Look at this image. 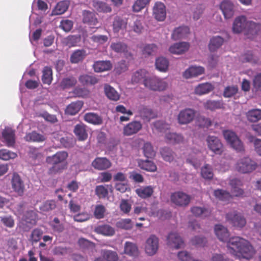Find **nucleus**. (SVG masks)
Returning <instances> with one entry per match:
<instances>
[{"label":"nucleus","instance_id":"1","mask_svg":"<svg viewBox=\"0 0 261 261\" xmlns=\"http://www.w3.org/2000/svg\"><path fill=\"white\" fill-rule=\"evenodd\" d=\"M215 232L220 241L227 242L228 251L234 256L239 258L249 259L255 253L253 248L247 240L239 237L229 239V234L227 228L222 225H215Z\"/></svg>","mask_w":261,"mask_h":261},{"label":"nucleus","instance_id":"2","mask_svg":"<svg viewBox=\"0 0 261 261\" xmlns=\"http://www.w3.org/2000/svg\"><path fill=\"white\" fill-rule=\"evenodd\" d=\"M68 156V153L65 151H60L51 156H48L46 158L47 164L52 166L48 169L49 174H55L62 170L66 169L67 165V159Z\"/></svg>","mask_w":261,"mask_h":261},{"label":"nucleus","instance_id":"3","mask_svg":"<svg viewBox=\"0 0 261 261\" xmlns=\"http://www.w3.org/2000/svg\"><path fill=\"white\" fill-rule=\"evenodd\" d=\"M256 162L249 157L240 159L235 166L236 170L241 173H249L257 168Z\"/></svg>","mask_w":261,"mask_h":261},{"label":"nucleus","instance_id":"4","mask_svg":"<svg viewBox=\"0 0 261 261\" xmlns=\"http://www.w3.org/2000/svg\"><path fill=\"white\" fill-rule=\"evenodd\" d=\"M144 85L151 90L158 91H164L168 87L166 82L156 76L149 77L144 80Z\"/></svg>","mask_w":261,"mask_h":261},{"label":"nucleus","instance_id":"5","mask_svg":"<svg viewBox=\"0 0 261 261\" xmlns=\"http://www.w3.org/2000/svg\"><path fill=\"white\" fill-rule=\"evenodd\" d=\"M223 135L226 141L236 151L238 152H243L244 151L243 143L234 132L229 130H224L223 131Z\"/></svg>","mask_w":261,"mask_h":261},{"label":"nucleus","instance_id":"6","mask_svg":"<svg viewBox=\"0 0 261 261\" xmlns=\"http://www.w3.org/2000/svg\"><path fill=\"white\" fill-rule=\"evenodd\" d=\"M191 200V197L182 192H175L171 196V202L177 206L185 207L187 206Z\"/></svg>","mask_w":261,"mask_h":261},{"label":"nucleus","instance_id":"7","mask_svg":"<svg viewBox=\"0 0 261 261\" xmlns=\"http://www.w3.org/2000/svg\"><path fill=\"white\" fill-rule=\"evenodd\" d=\"M226 219L230 224L236 227L242 228L246 224L245 218L236 211L227 214Z\"/></svg>","mask_w":261,"mask_h":261},{"label":"nucleus","instance_id":"8","mask_svg":"<svg viewBox=\"0 0 261 261\" xmlns=\"http://www.w3.org/2000/svg\"><path fill=\"white\" fill-rule=\"evenodd\" d=\"M196 116V111L191 108L181 110L177 116L178 122L181 125L187 124L193 121Z\"/></svg>","mask_w":261,"mask_h":261},{"label":"nucleus","instance_id":"9","mask_svg":"<svg viewBox=\"0 0 261 261\" xmlns=\"http://www.w3.org/2000/svg\"><path fill=\"white\" fill-rule=\"evenodd\" d=\"M208 148L216 154H221L223 151V146L220 140L217 137L208 136L206 138Z\"/></svg>","mask_w":261,"mask_h":261},{"label":"nucleus","instance_id":"10","mask_svg":"<svg viewBox=\"0 0 261 261\" xmlns=\"http://www.w3.org/2000/svg\"><path fill=\"white\" fill-rule=\"evenodd\" d=\"M167 245L171 248L176 249L184 246V242L179 235L176 232H171L167 237Z\"/></svg>","mask_w":261,"mask_h":261},{"label":"nucleus","instance_id":"11","mask_svg":"<svg viewBox=\"0 0 261 261\" xmlns=\"http://www.w3.org/2000/svg\"><path fill=\"white\" fill-rule=\"evenodd\" d=\"M159 248V239L153 234L151 235L146 240L145 250L149 255H153L156 253Z\"/></svg>","mask_w":261,"mask_h":261},{"label":"nucleus","instance_id":"12","mask_svg":"<svg viewBox=\"0 0 261 261\" xmlns=\"http://www.w3.org/2000/svg\"><path fill=\"white\" fill-rule=\"evenodd\" d=\"M83 22L91 28H97L96 25L98 23V19L94 12L84 10L82 13Z\"/></svg>","mask_w":261,"mask_h":261},{"label":"nucleus","instance_id":"13","mask_svg":"<svg viewBox=\"0 0 261 261\" xmlns=\"http://www.w3.org/2000/svg\"><path fill=\"white\" fill-rule=\"evenodd\" d=\"M142 128V124L139 121L134 120L123 127V134L124 136H130L137 134Z\"/></svg>","mask_w":261,"mask_h":261},{"label":"nucleus","instance_id":"14","mask_svg":"<svg viewBox=\"0 0 261 261\" xmlns=\"http://www.w3.org/2000/svg\"><path fill=\"white\" fill-rule=\"evenodd\" d=\"M111 49L117 53H123L127 59L132 58V55L128 51L127 45L124 42L117 41L112 42L110 45Z\"/></svg>","mask_w":261,"mask_h":261},{"label":"nucleus","instance_id":"15","mask_svg":"<svg viewBox=\"0 0 261 261\" xmlns=\"http://www.w3.org/2000/svg\"><path fill=\"white\" fill-rule=\"evenodd\" d=\"M138 114L143 121L147 122L156 117V114L151 109L143 105L139 107Z\"/></svg>","mask_w":261,"mask_h":261},{"label":"nucleus","instance_id":"16","mask_svg":"<svg viewBox=\"0 0 261 261\" xmlns=\"http://www.w3.org/2000/svg\"><path fill=\"white\" fill-rule=\"evenodd\" d=\"M11 184L13 190L19 195H22L24 191V185L18 173H13Z\"/></svg>","mask_w":261,"mask_h":261},{"label":"nucleus","instance_id":"17","mask_svg":"<svg viewBox=\"0 0 261 261\" xmlns=\"http://www.w3.org/2000/svg\"><path fill=\"white\" fill-rule=\"evenodd\" d=\"M2 136L8 147H13L15 143V130L9 127H6L2 132Z\"/></svg>","mask_w":261,"mask_h":261},{"label":"nucleus","instance_id":"18","mask_svg":"<svg viewBox=\"0 0 261 261\" xmlns=\"http://www.w3.org/2000/svg\"><path fill=\"white\" fill-rule=\"evenodd\" d=\"M153 14L158 21H163L166 18V12L164 4L161 2L155 3L153 8Z\"/></svg>","mask_w":261,"mask_h":261},{"label":"nucleus","instance_id":"19","mask_svg":"<svg viewBox=\"0 0 261 261\" xmlns=\"http://www.w3.org/2000/svg\"><path fill=\"white\" fill-rule=\"evenodd\" d=\"M248 25L246 17L240 16L237 17L233 23L232 31L234 33H240L246 30Z\"/></svg>","mask_w":261,"mask_h":261},{"label":"nucleus","instance_id":"20","mask_svg":"<svg viewBox=\"0 0 261 261\" xmlns=\"http://www.w3.org/2000/svg\"><path fill=\"white\" fill-rule=\"evenodd\" d=\"M112 164L106 158H96L92 163L93 167L98 170H106L111 167Z\"/></svg>","mask_w":261,"mask_h":261},{"label":"nucleus","instance_id":"21","mask_svg":"<svg viewBox=\"0 0 261 261\" xmlns=\"http://www.w3.org/2000/svg\"><path fill=\"white\" fill-rule=\"evenodd\" d=\"M190 47L189 43L181 42L174 43L169 47V51L172 54L181 55L187 51Z\"/></svg>","mask_w":261,"mask_h":261},{"label":"nucleus","instance_id":"22","mask_svg":"<svg viewBox=\"0 0 261 261\" xmlns=\"http://www.w3.org/2000/svg\"><path fill=\"white\" fill-rule=\"evenodd\" d=\"M112 64L110 61H95L93 68L96 72H102L109 71L112 68Z\"/></svg>","mask_w":261,"mask_h":261},{"label":"nucleus","instance_id":"23","mask_svg":"<svg viewBox=\"0 0 261 261\" xmlns=\"http://www.w3.org/2000/svg\"><path fill=\"white\" fill-rule=\"evenodd\" d=\"M229 185L232 188L231 191L234 196L241 197L243 195V190L239 187L242 185L241 180L237 178L232 179L230 180Z\"/></svg>","mask_w":261,"mask_h":261},{"label":"nucleus","instance_id":"24","mask_svg":"<svg viewBox=\"0 0 261 261\" xmlns=\"http://www.w3.org/2000/svg\"><path fill=\"white\" fill-rule=\"evenodd\" d=\"M204 72V69L202 67L191 66L184 72L183 75L186 79H190L201 75Z\"/></svg>","mask_w":261,"mask_h":261},{"label":"nucleus","instance_id":"25","mask_svg":"<svg viewBox=\"0 0 261 261\" xmlns=\"http://www.w3.org/2000/svg\"><path fill=\"white\" fill-rule=\"evenodd\" d=\"M84 102L81 100L72 102L68 105L65 110V114L73 116L76 114L82 109Z\"/></svg>","mask_w":261,"mask_h":261},{"label":"nucleus","instance_id":"26","mask_svg":"<svg viewBox=\"0 0 261 261\" xmlns=\"http://www.w3.org/2000/svg\"><path fill=\"white\" fill-rule=\"evenodd\" d=\"M127 24V20L117 16L113 22V30L114 33H118L126 30Z\"/></svg>","mask_w":261,"mask_h":261},{"label":"nucleus","instance_id":"27","mask_svg":"<svg viewBox=\"0 0 261 261\" xmlns=\"http://www.w3.org/2000/svg\"><path fill=\"white\" fill-rule=\"evenodd\" d=\"M224 42L223 38L216 36L210 39L208 44V49L211 52H215L223 45Z\"/></svg>","mask_w":261,"mask_h":261},{"label":"nucleus","instance_id":"28","mask_svg":"<svg viewBox=\"0 0 261 261\" xmlns=\"http://www.w3.org/2000/svg\"><path fill=\"white\" fill-rule=\"evenodd\" d=\"M221 9L226 19L230 18L234 14L233 5L229 1H224L220 5Z\"/></svg>","mask_w":261,"mask_h":261},{"label":"nucleus","instance_id":"29","mask_svg":"<svg viewBox=\"0 0 261 261\" xmlns=\"http://www.w3.org/2000/svg\"><path fill=\"white\" fill-rule=\"evenodd\" d=\"M190 33V29L188 27L181 26L175 29L172 34V38L175 40L184 38Z\"/></svg>","mask_w":261,"mask_h":261},{"label":"nucleus","instance_id":"30","mask_svg":"<svg viewBox=\"0 0 261 261\" xmlns=\"http://www.w3.org/2000/svg\"><path fill=\"white\" fill-rule=\"evenodd\" d=\"M74 133L79 141H85L88 138L86 126L83 123L75 126Z\"/></svg>","mask_w":261,"mask_h":261},{"label":"nucleus","instance_id":"31","mask_svg":"<svg viewBox=\"0 0 261 261\" xmlns=\"http://www.w3.org/2000/svg\"><path fill=\"white\" fill-rule=\"evenodd\" d=\"M87 56L84 49H77L74 51L70 56V61L71 63L77 64L82 62Z\"/></svg>","mask_w":261,"mask_h":261},{"label":"nucleus","instance_id":"32","mask_svg":"<svg viewBox=\"0 0 261 261\" xmlns=\"http://www.w3.org/2000/svg\"><path fill=\"white\" fill-rule=\"evenodd\" d=\"M204 108L206 110H210L212 111L217 109L224 108V103L223 100H208L203 103Z\"/></svg>","mask_w":261,"mask_h":261},{"label":"nucleus","instance_id":"33","mask_svg":"<svg viewBox=\"0 0 261 261\" xmlns=\"http://www.w3.org/2000/svg\"><path fill=\"white\" fill-rule=\"evenodd\" d=\"M214 89L213 86L208 83L199 84L195 88V93L199 95L207 94Z\"/></svg>","mask_w":261,"mask_h":261},{"label":"nucleus","instance_id":"34","mask_svg":"<svg viewBox=\"0 0 261 261\" xmlns=\"http://www.w3.org/2000/svg\"><path fill=\"white\" fill-rule=\"evenodd\" d=\"M95 231L98 234L107 236H112L115 233L114 228L107 224L97 226L95 228Z\"/></svg>","mask_w":261,"mask_h":261},{"label":"nucleus","instance_id":"35","mask_svg":"<svg viewBox=\"0 0 261 261\" xmlns=\"http://www.w3.org/2000/svg\"><path fill=\"white\" fill-rule=\"evenodd\" d=\"M79 80L84 86L93 85L98 82V79L95 76L86 74L80 76Z\"/></svg>","mask_w":261,"mask_h":261},{"label":"nucleus","instance_id":"36","mask_svg":"<svg viewBox=\"0 0 261 261\" xmlns=\"http://www.w3.org/2000/svg\"><path fill=\"white\" fill-rule=\"evenodd\" d=\"M214 195L216 198L225 202H228L233 198L232 195L229 192L222 189L215 190Z\"/></svg>","mask_w":261,"mask_h":261},{"label":"nucleus","instance_id":"37","mask_svg":"<svg viewBox=\"0 0 261 261\" xmlns=\"http://www.w3.org/2000/svg\"><path fill=\"white\" fill-rule=\"evenodd\" d=\"M136 194L142 198L150 197L153 193V189L151 186L142 187L136 190Z\"/></svg>","mask_w":261,"mask_h":261},{"label":"nucleus","instance_id":"38","mask_svg":"<svg viewBox=\"0 0 261 261\" xmlns=\"http://www.w3.org/2000/svg\"><path fill=\"white\" fill-rule=\"evenodd\" d=\"M105 94L107 97L112 100L117 101L120 98V95L116 90L109 85H105L104 87Z\"/></svg>","mask_w":261,"mask_h":261},{"label":"nucleus","instance_id":"39","mask_svg":"<svg viewBox=\"0 0 261 261\" xmlns=\"http://www.w3.org/2000/svg\"><path fill=\"white\" fill-rule=\"evenodd\" d=\"M138 166L141 169L149 172H154L157 169L155 164L148 160L139 161Z\"/></svg>","mask_w":261,"mask_h":261},{"label":"nucleus","instance_id":"40","mask_svg":"<svg viewBox=\"0 0 261 261\" xmlns=\"http://www.w3.org/2000/svg\"><path fill=\"white\" fill-rule=\"evenodd\" d=\"M84 120L89 123L95 125L101 124L102 119L100 116L94 113H87L84 115Z\"/></svg>","mask_w":261,"mask_h":261},{"label":"nucleus","instance_id":"41","mask_svg":"<svg viewBox=\"0 0 261 261\" xmlns=\"http://www.w3.org/2000/svg\"><path fill=\"white\" fill-rule=\"evenodd\" d=\"M93 6L99 12L110 13L112 11L111 7L106 3L95 0L93 1Z\"/></svg>","mask_w":261,"mask_h":261},{"label":"nucleus","instance_id":"42","mask_svg":"<svg viewBox=\"0 0 261 261\" xmlns=\"http://www.w3.org/2000/svg\"><path fill=\"white\" fill-rule=\"evenodd\" d=\"M261 31V24L253 21H248V25L246 30L247 35H255Z\"/></svg>","mask_w":261,"mask_h":261},{"label":"nucleus","instance_id":"43","mask_svg":"<svg viewBox=\"0 0 261 261\" xmlns=\"http://www.w3.org/2000/svg\"><path fill=\"white\" fill-rule=\"evenodd\" d=\"M24 139L28 142H43L45 140V137L35 131L26 134Z\"/></svg>","mask_w":261,"mask_h":261},{"label":"nucleus","instance_id":"44","mask_svg":"<svg viewBox=\"0 0 261 261\" xmlns=\"http://www.w3.org/2000/svg\"><path fill=\"white\" fill-rule=\"evenodd\" d=\"M166 141L170 144H179L184 141L182 136L176 133H169L165 136Z\"/></svg>","mask_w":261,"mask_h":261},{"label":"nucleus","instance_id":"45","mask_svg":"<svg viewBox=\"0 0 261 261\" xmlns=\"http://www.w3.org/2000/svg\"><path fill=\"white\" fill-rule=\"evenodd\" d=\"M69 7V2L62 1L59 2L53 11L54 15H61L65 13Z\"/></svg>","mask_w":261,"mask_h":261},{"label":"nucleus","instance_id":"46","mask_svg":"<svg viewBox=\"0 0 261 261\" xmlns=\"http://www.w3.org/2000/svg\"><path fill=\"white\" fill-rule=\"evenodd\" d=\"M246 117L249 121L255 122L261 120V110L252 109L246 113Z\"/></svg>","mask_w":261,"mask_h":261},{"label":"nucleus","instance_id":"47","mask_svg":"<svg viewBox=\"0 0 261 261\" xmlns=\"http://www.w3.org/2000/svg\"><path fill=\"white\" fill-rule=\"evenodd\" d=\"M155 65L158 70L162 72H165L168 70L169 61L164 57H159L156 59Z\"/></svg>","mask_w":261,"mask_h":261},{"label":"nucleus","instance_id":"48","mask_svg":"<svg viewBox=\"0 0 261 261\" xmlns=\"http://www.w3.org/2000/svg\"><path fill=\"white\" fill-rule=\"evenodd\" d=\"M42 81L43 84L50 85L53 80V71L50 67L45 66L42 71Z\"/></svg>","mask_w":261,"mask_h":261},{"label":"nucleus","instance_id":"49","mask_svg":"<svg viewBox=\"0 0 261 261\" xmlns=\"http://www.w3.org/2000/svg\"><path fill=\"white\" fill-rule=\"evenodd\" d=\"M101 255L106 261H118V255L116 252L110 250H101Z\"/></svg>","mask_w":261,"mask_h":261},{"label":"nucleus","instance_id":"50","mask_svg":"<svg viewBox=\"0 0 261 261\" xmlns=\"http://www.w3.org/2000/svg\"><path fill=\"white\" fill-rule=\"evenodd\" d=\"M124 253L130 256H136L138 254L137 245L129 242H126L124 245Z\"/></svg>","mask_w":261,"mask_h":261},{"label":"nucleus","instance_id":"51","mask_svg":"<svg viewBox=\"0 0 261 261\" xmlns=\"http://www.w3.org/2000/svg\"><path fill=\"white\" fill-rule=\"evenodd\" d=\"M192 213L196 217H207L210 215L211 211L204 207L194 206L191 208Z\"/></svg>","mask_w":261,"mask_h":261},{"label":"nucleus","instance_id":"52","mask_svg":"<svg viewBox=\"0 0 261 261\" xmlns=\"http://www.w3.org/2000/svg\"><path fill=\"white\" fill-rule=\"evenodd\" d=\"M147 72L145 70H140L135 72L132 77V82L133 83H139L142 81L144 83V80L147 79Z\"/></svg>","mask_w":261,"mask_h":261},{"label":"nucleus","instance_id":"53","mask_svg":"<svg viewBox=\"0 0 261 261\" xmlns=\"http://www.w3.org/2000/svg\"><path fill=\"white\" fill-rule=\"evenodd\" d=\"M142 150L144 156L147 158H152L155 155V152L153 149V146L149 142H146L144 144Z\"/></svg>","mask_w":261,"mask_h":261},{"label":"nucleus","instance_id":"54","mask_svg":"<svg viewBox=\"0 0 261 261\" xmlns=\"http://www.w3.org/2000/svg\"><path fill=\"white\" fill-rule=\"evenodd\" d=\"M161 154L163 159L166 162H171L174 160V152L168 147L162 148Z\"/></svg>","mask_w":261,"mask_h":261},{"label":"nucleus","instance_id":"55","mask_svg":"<svg viewBox=\"0 0 261 261\" xmlns=\"http://www.w3.org/2000/svg\"><path fill=\"white\" fill-rule=\"evenodd\" d=\"M158 51V47L154 44H147L142 49V54L145 57L154 55Z\"/></svg>","mask_w":261,"mask_h":261},{"label":"nucleus","instance_id":"56","mask_svg":"<svg viewBox=\"0 0 261 261\" xmlns=\"http://www.w3.org/2000/svg\"><path fill=\"white\" fill-rule=\"evenodd\" d=\"M151 0H136L133 6L134 12H138L149 5Z\"/></svg>","mask_w":261,"mask_h":261},{"label":"nucleus","instance_id":"57","mask_svg":"<svg viewBox=\"0 0 261 261\" xmlns=\"http://www.w3.org/2000/svg\"><path fill=\"white\" fill-rule=\"evenodd\" d=\"M56 207V203L55 200H48L44 202L40 206V210L42 212H49Z\"/></svg>","mask_w":261,"mask_h":261},{"label":"nucleus","instance_id":"58","mask_svg":"<svg viewBox=\"0 0 261 261\" xmlns=\"http://www.w3.org/2000/svg\"><path fill=\"white\" fill-rule=\"evenodd\" d=\"M76 80L73 77L64 78L61 82L60 86L63 89H67L74 86L76 84Z\"/></svg>","mask_w":261,"mask_h":261},{"label":"nucleus","instance_id":"59","mask_svg":"<svg viewBox=\"0 0 261 261\" xmlns=\"http://www.w3.org/2000/svg\"><path fill=\"white\" fill-rule=\"evenodd\" d=\"M238 92L237 86H228L225 88L223 95L224 97H231L235 95Z\"/></svg>","mask_w":261,"mask_h":261},{"label":"nucleus","instance_id":"60","mask_svg":"<svg viewBox=\"0 0 261 261\" xmlns=\"http://www.w3.org/2000/svg\"><path fill=\"white\" fill-rule=\"evenodd\" d=\"M17 156V154L11 152L6 149L0 150V159L7 161L11 159H15Z\"/></svg>","mask_w":261,"mask_h":261},{"label":"nucleus","instance_id":"61","mask_svg":"<svg viewBox=\"0 0 261 261\" xmlns=\"http://www.w3.org/2000/svg\"><path fill=\"white\" fill-rule=\"evenodd\" d=\"M201 176L205 179H212L214 174L211 167L208 165H205L201 170Z\"/></svg>","mask_w":261,"mask_h":261},{"label":"nucleus","instance_id":"62","mask_svg":"<svg viewBox=\"0 0 261 261\" xmlns=\"http://www.w3.org/2000/svg\"><path fill=\"white\" fill-rule=\"evenodd\" d=\"M24 220L25 221L31 224H35L36 223L37 215L36 213L33 211H28L24 216Z\"/></svg>","mask_w":261,"mask_h":261},{"label":"nucleus","instance_id":"63","mask_svg":"<svg viewBox=\"0 0 261 261\" xmlns=\"http://www.w3.org/2000/svg\"><path fill=\"white\" fill-rule=\"evenodd\" d=\"M106 211V207L102 204L96 205L94 212V217L96 219H100L104 217Z\"/></svg>","mask_w":261,"mask_h":261},{"label":"nucleus","instance_id":"64","mask_svg":"<svg viewBox=\"0 0 261 261\" xmlns=\"http://www.w3.org/2000/svg\"><path fill=\"white\" fill-rule=\"evenodd\" d=\"M116 225L119 228L126 230L130 229L133 227L131 220L129 219H122L117 222Z\"/></svg>","mask_w":261,"mask_h":261}]
</instances>
